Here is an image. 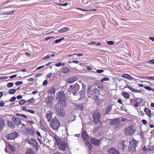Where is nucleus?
<instances>
[{
	"label": "nucleus",
	"instance_id": "obj_1",
	"mask_svg": "<svg viewBox=\"0 0 154 154\" xmlns=\"http://www.w3.org/2000/svg\"><path fill=\"white\" fill-rule=\"evenodd\" d=\"M60 102L54 106V109L57 113L59 116L63 117L66 115V112L63 109L66 105V100L64 97L60 98Z\"/></svg>",
	"mask_w": 154,
	"mask_h": 154
},
{
	"label": "nucleus",
	"instance_id": "obj_2",
	"mask_svg": "<svg viewBox=\"0 0 154 154\" xmlns=\"http://www.w3.org/2000/svg\"><path fill=\"white\" fill-rule=\"evenodd\" d=\"M54 137L60 150L62 151L65 150L66 148L68 147L67 142L64 140H61L59 138L57 137Z\"/></svg>",
	"mask_w": 154,
	"mask_h": 154
},
{
	"label": "nucleus",
	"instance_id": "obj_3",
	"mask_svg": "<svg viewBox=\"0 0 154 154\" xmlns=\"http://www.w3.org/2000/svg\"><path fill=\"white\" fill-rule=\"evenodd\" d=\"M93 122L96 125H100L101 123L100 122L101 115L100 113L97 111H93L92 113Z\"/></svg>",
	"mask_w": 154,
	"mask_h": 154
},
{
	"label": "nucleus",
	"instance_id": "obj_4",
	"mask_svg": "<svg viewBox=\"0 0 154 154\" xmlns=\"http://www.w3.org/2000/svg\"><path fill=\"white\" fill-rule=\"evenodd\" d=\"M137 143L134 140H132L130 141L128 148V151L131 152H134L138 149Z\"/></svg>",
	"mask_w": 154,
	"mask_h": 154
},
{
	"label": "nucleus",
	"instance_id": "obj_5",
	"mask_svg": "<svg viewBox=\"0 0 154 154\" xmlns=\"http://www.w3.org/2000/svg\"><path fill=\"white\" fill-rule=\"evenodd\" d=\"M26 142L29 144L30 146H32L35 147L37 150L38 149V145L36 140L33 138H29L28 137L27 138L26 141Z\"/></svg>",
	"mask_w": 154,
	"mask_h": 154
},
{
	"label": "nucleus",
	"instance_id": "obj_6",
	"mask_svg": "<svg viewBox=\"0 0 154 154\" xmlns=\"http://www.w3.org/2000/svg\"><path fill=\"white\" fill-rule=\"evenodd\" d=\"M60 125V122L56 117L53 120L50 124L51 128L54 130H57L59 127Z\"/></svg>",
	"mask_w": 154,
	"mask_h": 154
},
{
	"label": "nucleus",
	"instance_id": "obj_7",
	"mask_svg": "<svg viewBox=\"0 0 154 154\" xmlns=\"http://www.w3.org/2000/svg\"><path fill=\"white\" fill-rule=\"evenodd\" d=\"M135 131L132 126L126 127L125 130V134L126 135H131L133 134Z\"/></svg>",
	"mask_w": 154,
	"mask_h": 154
},
{
	"label": "nucleus",
	"instance_id": "obj_8",
	"mask_svg": "<svg viewBox=\"0 0 154 154\" xmlns=\"http://www.w3.org/2000/svg\"><path fill=\"white\" fill-rule=\"evenodd\" d=\"M18 135V133L14 131L7 135L5 137L6 139L8 140H13L17 137Z\"/></svg>",
	"mask_w": 154,
	"mask_h": 154
},
{
	"label": "nucleus",
	"instance_id": "obj_9",
	"mask_svg": "<svg viewBox=\"0 0 154 154\" xmlns=\"http://www.w3.org/2000/svg\"><path fill=\"white\" fill-rule=\"evenodd\" d=\"M54 98L53 97L48 95L46 100V102L47 104L49 106H51L53 104Z\"/></svg>",
	"mask_w": 154,
	"mask_h": 154
},
{
	"label": "nucleus",
	"instance_id": "obj_10",
	"mask_svg": "<svg viewBox=\"0 0 154 154\" xmlns=\"http://www.w3.org/2000/svg\"><path fill=\"white\" fill-rule=\"evenodd\" d=\"M82 85H83V88L81 91L79 92V93L80 94L81 96L79 100L83 99L85 98V86H84L83 84H82Z\"/></svg>",
	"mask_w": 154,
	"mask_h": 154
},
{
	"label": "nucleus",
	"instance_id": "obj_11",
	"mask_svg": "<svg viewBox=\"0 0 154 154\" xmlns=\"http://www.w3.org/2000/svg\"><path fill=\"white\" fill-rule=\"evenodd\" d=\"M90 141L95 146H99L100 142V140L96 139L94 137L91 138L90 140Z\"/></svg>",
	"mask_w": 154,
	"mask_h": 154
},
{
	"label": "nucleus",
	"instance_id": "obj_12",
	"mask_svg": "<svg viewBox=\"0 0 154 154\" xmlns=\"http://www.w3.org/2000/svg\"><path fill=\"white\" fill-rule=\"evenodd\" d=\"M121 120L118 118H115L111 119L110 122V125H116V124L120 123Z\"/></svg>",
	"mask_w": 154,
	"mask_h": 154
},
{
	"label": "nucleus",
	"instance_id": "obj_13",
	"mask_svg": "<svg viewBox=\"0 0 154 154\" xmlns=\"http://www.w3.org/2000/svg\"><path fill=\"white\" fill-rule=\"evenodd\" d=\"M108 152L110 154H120L119 150L112 147L108 150Z\"/></svg>",
	"mask_w": 154,
	"mask_h": 154
},
{
	"label": "nucleus",
	"instance_id": "obj_14",
	"mask_svg": "<svg viewBox=\"0 0 154 154\" xmlns=\"http://www.w3.org/2000/svg\"><path fill=\"white\" fill-rule=\"evenodd\" d=\"M135 103L134 104V106L136 107H137L139 105V103H141L142 101V98H137L135 100Z\"/></svg>",
	"mask_w": 154,
	"mask_h": 154
},
{
	"label": "nucleus",
	"instance_id": "obj_15",
	"mask_svg": "<svg viewBox=\"0 0 154 154\" xmlns=\"http://www.w3.org/2000/svg\"><path fill=\"white\" fill-rule=\"evenodd\" d=\"M53 114V113L52 112H51L50 111H48L46 114V117L48 119V121H50L51 120L52 118V115Z\"/></svg>",
	"mask_w": 154,
	"mask_h": 154
},
{
	"label": "nucleus",
	"instance_id": "obj_16",
	"mask_svg": "<svg viewBox=\"0 0 154 154\" xmlns=\"http://www.w3.org/2000/svg\"><path fill=\"white\" fill-rule=\"evenodd\" d=\"M12 120L17 125H20L21 123V120L18 118L13 117Z\"/></svg>",
	"mask_w": 154,
	"mask_h": 154
},
{
	"label": "nucleus",
	"instance_id": "obj_17",
	"mask_svg": "<svg viewBox=\"0 0 154 154\" xmlns=\"http://www.w3.org/2000/svg\"><path fill=\"white\" fill-rule=\"evenodd\" d=\"M121 77H122L124 78L130 80H133L134 78L131 76V75L127 74H123Z\"/></svg>",
	"mask_w": 154,
	"mask_h": 154
},
{
	"label": "nucleus",
	"instance_id": "obj_18",
	"mask_svg": "<svg viewBox=\"0 0 154 154\" xmlns=\"http://www.w3.org/2000/svg\"><path fill=\"white\" fill-rule=\"evenodd\" d=\"M144 112L149 118L151 117V111L150 109L147 108H145L144 109Z\"/></svg>",
	"mask_w": 154,
	"mask_h": 154
},
{
	"label": "nucleus",
	"instance_id": "obj_19",
	"mask_svg": "<svg viewBox=\"0 0 154 154\" xmlns=\"http://www.w3.org/2000/svg\"><path fill=\"white\" fill-rule=\"evenodd\" d=\"M82 137L84 140H87L88 139V136L87 132L85 131H83L82 133Z\"/></svg>",
	"mask_w": 154,
	"mask_h": 154
},
{
	"label": "nucleus",
	"instance_id": "obj_20",
	"mask_svg": "<svg viewBox=\"0 0 154 154\" xmlns=\"http://www.w3.org/2000/svg\"><path fill=\"white\" fill-rule=\"evenodd\" d=\"M118 147L119 149H120L122 150L125 151V145L123 142H122V143L119 145Z\"/></svg>",
	"mask_w": 154,
	"mask_h": 154
},
{
	"label": "nucleus",
	"instance_id": "obj_21",
	"mask_svg": "<svg viewBox=\"0 0 154 154\" xmlns=\"http://www.w3.org/2000/svg\"><path fill=\"white\" fill-rule=\"evenodd\" d=\"M77 80L75 77H72L69 78L67 80V82L69 83H72L75 82Z\"/></svg>",
	"mask_w": 154,
	"mask_h": 154
},
{
	"label": "nucleus",
	"instance_id": "obj_22",
	"mask_svg": "<svg viewBox=\"0 0 154 154\" xmlns=\"http://www.w3.org/2000/svg\"><path fill=\"white\" fill-rule=\"evenodd\" d=\"M127 87L129 88L131 91L132 92H138V93H141V92L140 90H137L136 89L133 88L131 87L130 86H128Z\"/></svg>",
	"mask_w": 154,
	"mask_h": 154
},
{
	"label": "nucleus",
	"instance_id": "obj_23",
	"mask_svg": "<svg viewBox=\"0 0 154 154\" xmlns=\"http://www.w3.org/2000/svg\"><path fill=\"white\" fill-rule=\"evenodd\" d=\"M26 154H36L35 152L31 149H29L27 150L26 152Z\"/></svg>",
	"mask_w": 154,
	"mask_h": 154
},
{
	"label": "nucleus",
	"instance_id": "obj_24",
	"mask_svg": "<svg viewBox=\"0 0 154 154\" xmlns=\"http://www.w3.org/2000/svg\"><path fill=\"white\" fill-rule=\"evenodd\" d=\"M56 88L53 87L48 90V93L49 94H54L55 92Z\"/></svg>",
	"mask_w": 154,
	"mask_h": 154
},
{
	"label": "nucleus",
	"instance_id": "obj_25",
	"mask_svg": "<svg viewBox=\"0 0 154 154\" xmlns=\"http://www.w3.org/2000/svg\"><path fill=\"white\" fill-rule=\"evenodd\" d=\"M85 144L90 150H92V146L89 141H86L85 142Z\"/></svg>",
	"mask_w": 154,
	"mask_h": 154
},
{
	"label": "nucleus",
	"instance_id": "obj_26",
	"mask_svg": "<svg viewBox=\"0 0 154 154\" xmlns=\"http://www.w3.org/2000/svg\"><path fill=\"white\" fill-rule=\"evenodd\" d=\"M4 125V121L0 118V130H1Z\"/></svg>",
	"mask_w": 154,
	"mask_h": 154
},
{
	"label": "nucleus",
	"instance_id": "obj_27",
	"mask_svg": "<svg viewBox=\"0 0 154 154\" xmlns=\"http://www.w3.org/2000/svg\"><path fill=\"white\" fill-rule=\"evenodd\" d=\"M73 89L76 91H78L79 89V85L77 83H75L74 85Z\"/></svg>",
	"mask_w": 154,
	"mask_h": 154
},
{
	"label": "nucleus",
	"instance_id": "obj_28",
	"mask_svg": "<svg viewBox=\"0 0 154 154\" xmlns=\"http://www.w3.org/2000/svg\"><path fill=\"white\" fill-rule=\"evenodd\" d=\"M62 71L63 73H67L69 72V70L68 68L64 67L62 68Z\"/></svg>",
	"mask_w": 154,
	"mask_h": 154
},
{
	"label": "nucleus",
	"instance_id": "obj_29",
	"mask_svg": "<svg viewBox=\"0 0 154 154\" xmlns=\"http://www.w3.org/2000/svg\"><path fill=\"white\" fill-rule=\"evenodd\" d=\"M112 109V106H109L107 108L106 113L109 114Z\"/></svg>",
	"mask_w": 154,
	"mask_h": 154
},
{
	"label": "nucleus",
	"instance_id": "obj_30",
	"mask_svg": "<svg viewBox=\"0 0 154 154\" xmlns=\"http://www.w3.org/2000/svg\"><path fill=\"white\" fill-rule=\"evenodd\" d=\"M68 30V28L67 27H65L60 29L59 31V32H66Z\"/></svg>",
	"mask_w": 154,
	"mask_h": 154
},
{
	"label": "nucleus",
	"instance_id": "obj_31",
	"mask_svg": "<svg viewBox=\"0 0 154 154\" xmlns=\"http://www.w3.org/2000/svg\"><path fill=\"white\" fill-rule=\"evenodd\" d=\"M122 124L121 123L116 124L115 125L114 128L115 129H117V128H120L122 127Z\"/></svg>",
	"mask_w": 154,
	"mask_h": 154
},
{
	"label": "nucleus",
	"instance_id": "obj_32",
	"mask_svg": "<svg viewBox=\"0 0 154 154\" xmlns=\"http://www.w3.org/2000/svg\"><path fill=\"white\" fill-rule=\"evenodd\" d=\"M14 10H11L10 11H6L4 12V13L3 14L4 15H9L11 14H12L14 12Z\"/></svg>",
	"mask_w": 154,
	"mask_h": 154
},
{
	"label": "nucleus",
	"instance_id": "obj_33",
	"mask_svg": "<svg viewBox=\"0 0 154 154\" xmlns=\"http://www.w3.org/2000/svg\"><path fill=\"white\" fill-rule=\"evenodd\" d=\"M122 94L124 97L125 98H128L129 97L130 95L127 93H123Z\"/></svg>",
	"mask_w": 154,
	"mask_h": 154
},
{
	"label": "nucleus",
	"instance_id": "obj_34",
	"mask_svg": "<svg viewBox=\"0 0 154 154\" xmlns=\"http://www.w3.org/2000/svg\"><path fill=\"white\" fill-rule=\"evenodd\" d=\"M16 90L15 89H12L10 90L9 91V93L10 94H14L15 93Z\"/></svg>",
	"mask_w": 154,
	"mask_h": 154
},
{
	"label": "nucleus",
	"instance_id": "obj_35",
	"mask_svg": "<svg viewBox=\"0 0 154 154\" xmlns=\"http://www.w3.org/2000/svg\"><path fill=\"white\" fill-rule=\"evenodd\" d=\"M130 102L131 105L132 106H134V103H135V100L131 98L130 99Z\"/></svg>",
	"mask_w": 154,
	"mask_h": 154
},
{
	"label": "nucleus",
	"instance_id": "obj_36",
	"mask_svg": "<svg viewBox=\"0 0 154 154\" xmlns=\"http://www.w3.org/2000/svg\"><path fill=\"white\" fill-rule=\"evenodd\" d=\"M16 116H20L21 117H22L23 118H24L25 119H26V118H27V116L24 115V114H20L19 113H17L16 114Z\"/></svg>",
	"mask_w": 154,
	"mask_h": 154
},
{
	"label": "nucleus",
	"instance_id": "obj_37",
	"mask_svg": "<svg viewBox=\"0 0 154 154\" xmlns=\"http://www.w3.org/2000/svg\"><path fill=\"white\" fill-rule=\"evenodd\" d=\"M26 102V100H22L19 101V103L20 105H22L25 103Z\"/></svg>",
	"mask_w": 154,
	"mask_h": 154
},
{
	"label": "nucleus",
	"instance_id": "obj_38",
	"mask_svg": "<svg viewBox=\"0 0 154 154\" xmlns=\"http://www.w3.org/2000/svg\"><path fill=\"white\" fill-rule=\"evenodd\" d=\"M28 132L29 134L31 135H34V132L33 130L32 129H29L28 130Z\"/></svg>",
	"mask_w": 154,
	"mask_h": 154
},
{
	"label": "nucleus",
	"instance_id": "obj_39",
	"mask_svg": "<svg viewBox=\"0 0 154 154\" xmlns=\"http://www.w3.org/2000/svg\"><path fill=\"white\" fill-rule=\"evenodd\" d=\"M14 84L11 82H9L8 83L7 85V86L8 88H10L13 86Z\"/></svg>",
	"mask_w": 154,
	"mask_h": 154
},
{
	"label": "nucleus",
	"instance_id": "obj_40",
	"mask_svg": "<svg viewBox=\"0 0 154 154\" xmlns=\"http://www.w3.org/2000/svg\"><path fill=\"white\" fill-rule=\"evenodd\" d=\"M107 43L109 45H112L114 44V42L112 41H108L107 42Z\"/></svg>",
	"mask_w": 154,
	"mask_h": 154
},
{
	"label": "nucleus",
	"instance_id": "obj_41",
	"mask_svg": "<svg viewBox=\"0 0 154 154\" xmlns=\"http://www.w3.org/2000/svg\"><path fill=\"white\" fill-rule=\"evenodd\" d=\"M76 55L77 56H78V57H81V56H82L83 55V53H78V54L75 53V54H72V55L73 56H74Z\"/></svg>",
	"mask_w": 154,
	"mask_h": 154
},
{
	"label": "nucleus",
	"instance_id": "obj_42",
	"mask_svg": "<svg viewBox=\"0 0 154 154\" xmlns=\"http://www.w3.org/2000/svg\"><path fill=\"white\" fill-rule=\"evenodd\" d=\"M100 92L99 90L97 88H95L94 91V92L95 94H99Z\"/></svg>",
	"mask_w": 154,
	"mask_h": 154
},
{
	"label": "nucleus",
	"instance_id": "obj_43",
	"mask_svg": "<svg viewBox=\"0 0 154 154\" xmlns=\"http://www.w3.org/2000/svg\"><path fill=\"white\" fill-rule=\"evenodd\" d=\"M146 78L147 79H151L152 80H154V77H151V76L146 77Z\"/></svg>",
	"mask_w": 154,
	"mask_h": 154
},
{
	"label": "nucleus",
	"instance_id": "obj_44",
	"mask_svg": "<svg viewBox=\"0 0 154 154\" xmlns=\"http://www.w3.org/2000/svg\"><path fill=\"white\" fill-rule=\"evenodd\" d=\"M9 147L10 149L12 151H15V149L14 148V147L11 145H9Z\"/></svg>",
	"mask_w": 154,
	"mask_h": 154
},
{
	"label": "nucleus",
	"instance_id": "obj_45",
	"mask_svg": "<svg viewBox=\"0 0 154 154\" xmlns=\"http://www.w3.org/2000/svg\"><path fill=\"white\" fill-rule=\"evenodd\" d=\"M149 150L152 151L154 150V146H151L149 147L147 149Z\"/></svg>",
	"mask_w": 154,
	"mask_h": 154
},
{
	"label": "nucleus",
	"instance_id": "obj_46",
	"mask_svg": "<svg viewBox=\"0 0 154 154\" xmlns=\"http://www.w3.org/2000/svg\"><path fill=\"white\" fill-rule=\"evenodd\" d=\"M23 83V82L21 81H18L17 82H15V85H18L20 84H22Z\"/></svg>",
	"mask_w": 154,
	"mask_h": 154
},
{
	"label": "nucleus",
	"instance_id": "obj_47",
	"mask_svg": "<svg viewBox=\"0 0 154 154\" xmlns=\"http://www.w3.org/2000/svg\"><path fill=\"white\" fill-rule=\"evenodd\" d=\"M16 99V97H13L11 98L10 101L11 102H13Z\"/></svg>",
	"mask_w": 154,
	"mask_h": 154
},
{
	"label": "nucleus",
	"instance_id": "obj_48",
	"mask_svg": "<svg viewBox=\"0 0 154 154\" xmlns=\"http://www.w3.org/2000/svg\"><path fill=\"white\" fill-rule=\"evenodd\" d=\"M8 78V76H0V79L3 80L4 79H6Z\"/></svg>",
	"mask_w": 154,
	"mask_h": 154
},
{
	"label": "nucleus",
	"instance_id": "obj_49",
	"mask_svg": "<svg viewBox=\"0 0 154 154\" xmlns=\"http://www.w3.org/2000/svg\"><path fill=\"white\" fill-rule=\"evenodd\" d=\"M62 65V63L61 62H59L58 63H56L55 64V65L56 66H57V67H59V66H61Z\"/></svg>",
	"mask_w": 154,
	"mask_h": 154
},
{
	"label": "nucleus",
	"instance_id": "obj_50",
	"mask_svg": "<svg viewBox=\"0 0 154 154\" xmlns=\"http://www.w3.org/2000/svg\"><path fill=\"white\" fill-rule=\"evenodd\" d=\"M54 37V36L49 37L46 38L45 39V40L46 41H48V40H50V39H51V38H53Z\"/></svg>",
	"mask_w": 154,
	"mask_h": 154
},
{
	"label": "nucleus",
	"instance_id": "obj_51",
	"mask_svg": "<svg viewBox=\"0 0 154 154\" xmlns=\"http://www.w3.org/2000/svg\"><path fill=\"white\" fill-rule=\"evenodd\" d=\"M142 122L143 123V124L144 125H146L147 124V121L145 119H143L142 120Z\"/></svg>",
	"mask_w": 154,
	"mask_h": 154
},
{
	"label": "nucleus",
	"instance_id": "obj_52",
	"mask_svg": "<svg viewBox=\"0 0 154 154\" xmlns=\"http://www.w3.org/2000/svg\"><path fill=\"white\" fill-rule=\"evenodd\" d=\"M104 71V70H101V69H98L97 70V72L98 73H101L103 72Z\"/></svg>",
	"mask_w": 154,
	"mask_h": 154
},
{
	"label": "nucleus",
	"instance_id": "obj_53",
	"mask_svg": "<svg viewBox=\"0 0 154 154\" xmlns=\"http://www.w3.org/2000/svg\"><path fill=\"white\" fill-rule=\"evenodd\" d=\"M50 58V56L49 55H48L44 57L42 59H47L48 58Z\"/></svg>",
	"mask_w": 154,
	"mask_h": 154
},
{
	"label": "nucleus",
	"instance_id": "obj_54",
	"mask_svg": "<svg viewBox=\"0 0 154 154\" xmlns=\"http://www.w3.org/2000/svg\"><path fill=\"white\" fill-rule=\"evenodd\" d=\"M144 88L145 89H146L148 90H149V91L151 90H152L151 88L150 87H148V86H145V87H144Z\"/></svg>",
	"mask_w": 154,
	"mask_h": 154
},
{
	"label": "nucleus",
	"instance_id": "obj_55",
	"mask_svg": "<svg viewBox=\"0 0 154 154\" xmlns=\"http://www.w3.org/2000/svg\"><path fill=\"white\" fill-rule=\"evenodd\" d=\"M149 63L151 64H154V59L150 60Z\"/></svg>",
	"mask_w": 154,
	"mask_h": 154
},
{
	"label": "nucleus",
	"instance_id": "obj_56",
	"mask_svg": "<svg viewBox=\"0 0 154 154\" xmlns=\"http://www.w3.org/2000/svg\"><path fill=\"white\" fill-rule=\"evenodd\" d=\"M27 112H29L32 113H34L35 112V111L34 110H31L30 109L27 110Z\"/></svg>",
	"mask_w": 154,
	"mask_h": 154
},
{
	"label": "nucleus",
	"instance_id": "obj_57",
	"mask_svg": "<svg viewBox=\"0 0 154 154\" xmlns=\"http://www.w3.org/2000/svg\"><path fill=\"white\" fill-rule=\"evenodd\" d=\"M61 42V40H60V39H57L55 41V43H58L60 42Z\"/></svg>",
	"mask_w": 154,
	"mask_h": 154
},
{
	"label": "nucleus",
	"instance_id": "obj_58",
	"mask_svg": "<svg viewBox=\"0 0 154 154\" xmlns=\"http://www.w3.org/2000/svg\"><path fill=\"white\" fill-rule=\"evenodd\" d=\"M52 74L51 73H48L47 75V76L48 78H49L51 77L52 76Z\"/></svg>",
	"mask_w": 154,
	"mask_h": 154
},
{
	"label": "nucleus",
	"instance_id": "obj_59",
	"mask_svg": "<svg viewBox=\"0 0 154 154\" xmlns=\"http://www.w3.org/2000/svg\"><path fill=\"white\" fill-rule=\"evenodd\" d=\"M48 83V81L47 80H45L43 83V85H46Z\"/></svg>",
	"mask_w": 154,
	"mask_h": 154
},
{
	"label": "nucleus",
	"instance_id": "obj_60",
	"mask_svg": "<svg viewBox=\"0 0 154 154\" xmlns=\"http://www.w3.org/2000/svg\"><path fill=\"white\" fill-rule=\"evenodd\" d=\"M17 76V75H12L10 77V79H13V78H15V77H16Z\"/></svg>",
	"mask_w": 154,
	"mask_h": 154
},
{
	"label": "nucleus",
	"instance_id": "obj_61",
	"mask_svg": "<svg viewBox=\"0 0 154 154\" xmlns=\"http://www.w3.org/2000/svg\"><path fill=\"white\" fill-rule=\"evenodd\" d=\"M8 125H11L10 126L11 127H12L13 126V124L10 121L8 122Z\"/></svg>",
	"mask_w": 154,
	"mask_h": 154
},
{
	"label": "nucleus",
	"instance_id": "obj_62",
	"mask_svg": "<svg viewBox=\"0 0 154 154\" xmlns=\"http://www.w3.org/2000/svg\"><path fill=\"white\" fill-rule=\"evenodd\" d=\"M87 69L88 70H91L92 69V68L90 66H87Z\"/></svg>",
	"mask_w": 154,
	"mask_h": 154
},
{
	"label": "nucleus",
	"instance_id": "obj_63",
	"mask_svg": "<svg viewBox=\"0 0 154 154\" xmlns=\"http://www.w3.org/2000/svg\"><path fill=\"white\" fill-rule=\"evenodd\" d=\"M73 63H79V61L78 60H73L72 62Z\"/></svg>",
	"mask_w": 154,
	"mask_h": 154
},
{
	"label": "nucleus",
	"instance_id": "obj_64",
	"mask_svg": "<svg viewBox=\"0 0 154 154\" xmlns=\"http://www.w3.org/2000/svg\"><path fill=\"white\" fill-rule=\"evenodd\" d=\"M149 38L150 40H151L152 41L154 42V37H149Z\"/></svg>",
	"mask_w": 154,
	"mask_h": 154
}]
</instances>
